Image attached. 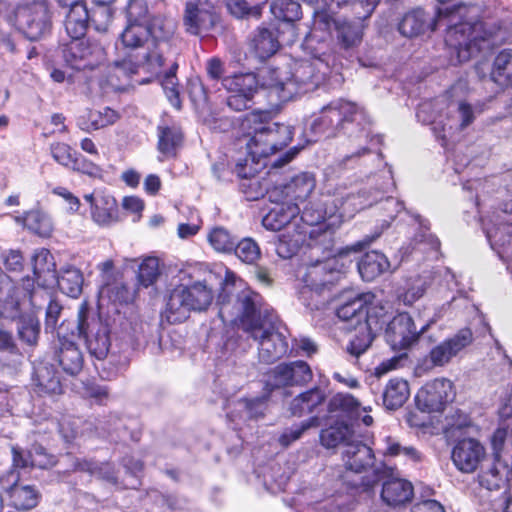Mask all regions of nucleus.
Listing matches in <instances>:
<instances>
[{
	"label": "nucleus",
	"instance_id": "obj_61",
	"mask_svg": "<svg viewBox=\"0 0 512 512\" xmlns=\"http://www.w3.org/2000/svg\"><path fill=\"white\" fill-rule=\"evenodd\" d=\"M226 4L230 13L237 18H242L245 16L259 18L262 14L261 5L249 7L245 0H227Z\"/></svg>",
	"mask_w": 512,
	"mask_h": 512
},
{
	"label": "nucleus",
	"instance_id": "obj_36",
	"mask_svg": "<svg viewBox=\"0 0 512 512\" xmlns=\"http://www.w3.org/2000/svg\"><path fill=\"white\" fill-rule=\"evenodd\" d=\"M431 285V279L427 275L416 274L405 279L404 284L398 287L396 298L405 306H412L424 296Z\"/></svg>",
	"mask_w": 512,
	"mask_h": 512
},
{
	"label": "nucleus",
	"instance_id": "obj_63",
	"mask_svg": "<svg viewBox=\"0 0 512 512\" xmlns=\"http://www.w3.org/2000/svg\"><path fill=\"white\" fill-rule=\"evenodd\" d=\"M83 392L87 398L93 399L99 405L105 404L110 395L108 386L94 381H86L83 384Z\"/></svg>",
	"mask_w": 512,
	"mask_h": 512
},
{
	"label": "nucleus",
	"instance_id": "obj_14",
	"mask_svg": "<svg viewBox=\"0 0 512 512\" xmlns=\"http://www.w3.org/2000/svg\"><path fill=\"white\" fill-rule=\"evenodd\" d=\"M454 384L446 378H436L427 382L415 396L416 407L421 412H443L455 398Z\"/></svg>",
	"mask_w": 512,
	"mask_h": 512
},
{
	"label": "nucleus",
	"instance_id": "obj_49",
	"mask_svg": "<svg viewBox=\"0 0 512 512\" xmlns=\"http://www.w3.org/2000/svg\"><path fill=\"white\" fill-rule=\"evenodd\" d=\"M32 308L31 313L24 314L19 319L17 334L19 339L30 347H35L38 344L40 337V321L35 315V310L39 308Z\"/></svg>",
	"mask_w": 512,
	"mask_h": 512
},
{
	"label": "nucleus",
	"instance_id": "obj_32",
	"mask_svg": "<svg viewBox=\"0 0 512 512\" xmlns=\"http://www.w3.org/2000/svg\"><path fill=\"white\" fill-rule=\"evenodd\" d=\"M327 396L323 389L314 386L295 396L289 404V412L292 416L301 418L306 415L314 416L322 411Z\"/></svg>",
	"mask_w": 512,
	"mask_h": 512
},
{
	"label": "nucleus",
	"instance_id": "obj_33",
	"mask_svg": "<svg viewBox=\"0 0 512 512\" xmlns=\"http://www.w3.org/2000/svg\"><path fill=\"white\" fill-rule=\"evenodd\" d=\"M342 461L346 470L361 473L374 465L375 455L373 449L363 442L351 441L345 444Z\"/></svg>",
	"mask_w": 512,
	"mask_h": 512
},
{
	"label": "nucleus",
	"instance_id": "obj_18",
	"mask_svg": "<svg viewBox=\"0 0 512 512\" xmlns=\"http://www.w3.org/2000/svg\"><path fill=\"white\" fill-rule=\"evenodd\" d=\"M102 55V47L85 38L71 39L63 48L65 62L75 70L93 69Z\"/></svg>",
	"mask_w": 512,
	"mask_h": 512
},
{
	"label": "nucleus",
	"instance_id": "obj_15",
	"mask_svg": "<svg viewBox=\"0 0 512 512\" xmlns=\"http://www.w3.org/2000/svg\"><path fill=\"white\" fill-rule=\"evenodd\" d=\"M315 28L327 29L335 34L336 44L344 57L352 56L355 48L362 41L363 31L358 23L333 19L328 15H318L315 19Z\"/></svg>",
	"mask_w": 512,
	"mask_h": 512
},
{
	"label": "nucleus",
	"instance_id": "obj_17",
	"mask_svg": "<svg viewBox=\"0 0 512 512\" xmlns=\"http://www.w3.org/2000/svg\"><path fill=\"white\" fill-rule=\"evenodd\" d=\"M376 296L372 292H361L353 295L341 296L335 314L339 320L357 325L362 321H373L371 310L374 307Z\"/></svg>",
	"mask_w": 512,
	"mask_h": 512
},
{
	"label": "nucleus",
	"instance_id": "obj_8",
	"mask_svg": "<svg viewBox=\"0 0 512 512\" xmlns=\"http://www.w3.org/2000/svg\"><path fill=\"white\" fill-rule=\"evenodd\" d=\"M434 104L424 102L419 105L416 117L424 124H431L435 137L441 141V145L445 146L447 139L454 132L461 131L469 126L475 119L476 111L469 103L459 101L451 103L448 107L450 115L447 116V123H444L441 116L435 118L432 115Z\"/></svg>",
	"mask_w": 512,
	"mask_h": 512
},
{
	"label": "nucleus",
	"instance_id": "obj_9",
	"mask_svg": "<svg viewBox=\"0 0 512 512\" xmlns=\"http://www.w3.org/2000/svg\"><path fill=\"white\" fill-rule=\"evenodd\" d=\"M77 331L84 338L90 355L98 360H104L110 351L111 338L107 323L100 317H90V304L87 300L81 302L77 314Z\"/></svg>",
	"mask_w": 512,
	"mask_h": 512
},
{
	"label": "nucleus",
	"instance_id": "obj_40",
	"mask_svg": "<svg viewBox=\"0 0 512 512\" xmlns=\"http://www.w3.org/2000/svg\"><path fill=\"white\" fill-rule=\"evenodd\" d=\"M149 39V29L147 25L127 23L120 35V40L126 49L135 54L143 52H155L151 43L145 47Z\"/></svg>",
	"mask_w": 512,
	"mask_h": 512
},
{
	"label": "nucleus",
	"instance_id": "obj_60",
	"mask_svg": "<svg viewBox=\"0 0 512 512\" xmlns=\"http://www.w3.org/2000/svg\"><path fill=\"white\" fill-rule=\"evenodd\" d=\"M148 5L146 0H130L126 8L127 23L147 25Z\"/></svg>",
	"mask_w": 512,
	"mask_h": 512
},
{
	"label": "nucleus",
	"instance_id": "obj_5",
	"mask_svg": "<svg viewBox=\"0 0 512 512\" xmlns=\"http://www.w3.org/2000/svg\"><path fill=\"white\" fill-rule=\"evenodd\" d=\"M31 259L34 277H23V290L28 296L30 306L41 308L50 297V286L53 283H57L60 289L70 297L76 298L81 294L84 279L80 269L68 265L58 272L55 262L48 263V258Z\"/></svg>",
	"mask_w": 512,
	"mask_h": 512
},
{
	"label": "nucleus",
	"instance_id": "obj_46",
	"mask_svg": "<svg viewBox=\"0 0 512 512\" xmlns=\"http://www.w3.org/2000/svg\"><path fill=\"white\" fill-rule=\"evenodd\" d=\"M490 77L499 86L512 87V49H503L496 55Z\"/></svg>",
	"mask_w": 512,
	"mask_h": 512
},
{
	"label": "nucleus",
	"instance_id": "obj_22",
	"mask_svg": "<svg viewBox=\"0 0 512 512\" xmlns=\"http://www.w3.org/2000/svg\"><path fill=\"white\" fill-rule=\"evenodd\" d=\"M484 231L491 248L498 251L512 238V200L504 202L498 211L484 223Z\"/></svg>",
	"mask_w": 512,
	"mask_h": 512
},
{
	"label": "nucleus",
	"instance_id": "obj_20",
	"mask_svg": "<svg viewBox=\"0 0 512 512\" xmlns=\"http://www.w3.org/2000/svg\"><path fill=\"white\" fill-rule=\"evenodd\" d=\"M486 449L477 439L465 437L458 439L451 450V460L461 473H474L486 458Z\"/></svg>",
	"mask_w": 512,
	"mask_h": 512
},
{
	"label": "nucleus",
	"instance_id": "obj_54",
	"mask_svg": "<svg viewBox=\"0 0 512 512\" xmlns=\"http://www.w3.org/2000/svg\"><path fill=\"white\" fill-rule=\"evenodd\" d=\"M320 425V417L317 415L310 416L308 419L299 424H295L290 428H286L279 436L278 442L282 447H288L293 442L299 440L302 435L310 428Z\"/></svg>",
	"mask_w": 512,
	"mask_h": 512
},
{
	"label": "nucleus",
	"instance_id": "obj_37",
	"mask_svg": "<svg viewBox=\"0 0 512 512\" xmlns=\"http://www.w3.org/2000/svg\"><path fill=\"white\" fill-rule=\"evenodd\" d=\"M372 323L373 321H362L353 325L354 331L346 345V352L350 356L359 358L371 347L376 338Z\"/></svg>",
	"mask_w": 512,
	"mask_h": 512
},
{
	"label": "nucleus",
	"instance_id": "obj_25",
	"mask_svg": "<svg viewBox=\"0 0 512 512\" xmlns=\"http://www.w3.org/2000/svg\"><path fill=\"white\" fill-rule=\"evenodd\" d=\"M281 204L271 209L263 218V226L271 231H280L286 229L288 234L291 230L296 231L298 236L306 234L304 226L299 227L297 217L301 211L297 204Z\"/></svg>",
	"mask_w": 512,
	"mask_h": 512
},
{
	"label": "nucleus",
	"instance_id": "obj_35",
	"mask_svg": "<svg viewBox=\"0 0 512 512\" xmlns=\"http://www.w3.org/2000/svg\"><path fill=\"white\" fill-rule=\"evenodd\" d=\"M14 221L32 234L42 238L50 237L54 230L51 217L41 209H31L22 215L14 216Z\"/></svg>",
	"mask_w": 512,
	"mask_h": 512
},
{
	"label": "nucleus",
	"instance_id": "obj_34",
	"mask_svg": "<svg viewBox=\"0 0 512 512\" xmlns=\"http://www.w3.org/2000/svg\"><path fill=\"white\" fill-rule=\"evenodd\" d=\"M149 29V36L151 37V46L156 53H160L165 62V54H167L171 47V39L175 30V23L172 19L164 18L162 16L153 17L147 24ZM155 54V52H153Z\"/></svg>",
	"mask_w": 512,
	"mask_h": 512
},
{
	"label": "nucleus",
	"instance_id": "obj_31",
	"mask_svg": "<svg viewBox=\"0 0 512 512\" xmlns=\"http://www.w3.org/2000/svg\"><path fill=\"white\" fill-rule=\"evenodd\" d=\"M381 500L391 508H400L410 503L414 497V487L406 479L389 477L382 483Z\"/></svg>",
	"mask_w": 512,
	"mask_h": 512
},
{
	"label": "nucleus",
	"instance_id": "obj_3",
	"mask_svg": "<svg viewBox=\"0 0 512 512\" xmlns=\"http://www.w3.org/2000/svg\"><path fill=\"white\" fill-rule=\"evenodd\" d=\"M242 126L249 130L250 138L246 143L248 157L237 162L235 173L240 178H250L255 169L249 162L258 163L260 158L274 154L287 146L292 140L293 131L289 125L272 122L271 114L266 111H253L247 114Z\"/></svg>",
	"mask_w": 512,
	"mask_h": 512
},
{
	"label": "nucleus",
	"instance_id": "obj_11",
	"mask_svg": "<svg viewBox=\"0 0 512 512\" xmlns=\"http://www.w3.org/2000/svg\"><path fill=\"white\" fill-rule=\"evenodd\" d=\"M15 25L27 39H40L50 28L47 2L39 0L19 5L15 11Z\"/></svg>",
	"mask_w": 512,
	"mask_h": 512
},
{
	"label": "nucleus",
	"instance_id": "obj_59",
	"mask_svg": "<svg viewBox=\"0 0 512 512\" xmlns=\"http://www.w3.org/2000/svg\"><path fill=\"white\" fill-rule=\"evenodd\" d=\"M209 243L218 253H231L234 249V239L224 228L213 229L208 236Z\"/></svg>",
	"mask_w": 512,
	"mask_h": 512
},
{
	"label": "nucleus",
	"instance_id": "obj_58",
	"mask_svg": "<svg viewBox=\"0 0 512 512\" xmlns=\"http://www.w3.org/2000/svg\"><path fill=\"white\" fill-rule=\"evenodd\" d=\"M177 67L178 65L175 62H172L171 67L169 71L165 73L161 84L170 103L175 108L180 109L181 101L179 98L178 84L175 75Z\"/></svg>",
	"mask_w": 512,
	"mask_h": 512
},
{
	"label": "nucleus",
	"instance_id": "obj_19",
	"mask_svg": "<svg viewBox=\"0 0 512 512\" xmlns=\"http://www.w3.org/2000/svg\"><path fill=\"white\" fill-rule=\"evenodd\" d=\"M252 337L258 342V355L261 362L272 364L288 353L289 345L286 336L278 331L276 322L270 321Z\"/></svg>",
	"mask_w": 512,
	"mask_h": 512
},
{
	"label": "nucleus",
	"instance_id": "obj_45",
	"mask_svg": "<svg viewBox=\"0 0 512 512\" xmlns=\"http://www.w3.org/2000/svg\"><path fill=\"white\" fill-rule=\"evenodd\" d=\"M360 410V402L349 393L338 392L327 404V411L335 417L355 418Z\"/></svg>",
	"mask_w": 512,
	"mask_h": 512
},
{
	"label": "nucleus",
	"instance_id": "obj_27",
	"mask_svg": "<svg viewBox=\"0 0 512 512\" xmlns=\"http://www.w3.org/2000/svg\"><path fill=\"white\" fill-rule=\"evenodd\" d=\"M129 59L116 60L110 67L111 77L118 80L126 79L135 74L140 66H146L151 72H157L163 66V59L160 53L143 52L130 56Z\"/></svg>",
	"mask_w": 512,
	"mask_h": 512
},
{
	"label": "nucleus",
	"instance_id": "obj_64",
	"mask_svg": "<svg viewBox=\"0 0 512 512\" xmlns=\"http://www.w3.org/2000/svg\"><path fill=\"white\" fill-rule=\"evenodd\" d=\"M51 154L59 164L71 168L77 159V157H75L76 153L65 143L51 145Z\"/></svg>",
	"mask_w": 512,
	"mask_h": 512
},
{
	"label": "nucleus",
	"instance_id": "obj_52",
	"mask_svg": "<svg viewBox=\"0 0 512 512\" xmlns=\"http://www.w3.org/2000/svg\"><path fill=\"white\" fill-rule=\"evenodd\" d=\"M349 426L345 423H337L320 431L319 440L323 447L327 449L336 448L340 444L350 443Z\"/></svg>",
	"mask_w": 512,
	"mask_h": 512
},
{
	"label": "nucleus",
	"instance_id": "obj_42",
	"mask_svg": "<svg viewBox=\"0 0 512 512\" xmlns=\"http://www.w3.org/2000/svg\"><path fill=\"white\" fill-rule=\"evenodd\" d=\"M240 322L243 331L250 337H256L255 333L267 324L266 317L261 315L260 309L251 295H244L241 299Z\"/></svg>",
	"mask_w": 512,
	"mask_h": 512
},
{
	"label": "nucleus",
	"instance_id": "obj_23",
	"mask_svg": "<svg viewBox=\"0 0 512 512\" xmlns=\"http://www.w3.org/2000/svg\"><path fill=\"white\" fill-rule=\"evenodd\" d=\"M216 20L215 7L209 0L187 1L183 23L188 33L200 35L208 32L215 25Z\"/></svg>",
	"mask_w": 512,
	"mask_h": 512
},
{
	"label": "nucleus",
	"instance_id": "obj_28",
	"mask_svg": "<svg viewBox=\"0 0 512 512\" xmlns=\"http://www.w3.org/2000/svg\"><path fill=\"white\" fill-rule=\"evenodd\" d=\"M53 359L64 373L70 376L78 375L84 366V357L79 346L65 336L58 337L54 346Z\"/></svg>",
	"mask_w": 512,
	"mask_h": 512
},
{
	"label": "nucleus",
	"instance_id": "obj_21",
	"mask_svg": "<svg viewBox=\"0 0 512 512\" xmlns=\"http://www.w3.org/2000/svg\"><path fill=\"white\" fill-rule=\"evenodd\" d=\"M83 199L89 204L90 217L100 227H111L120 221L116 199L107 191L95 189L84 194Z\"/></svg>",
	"mask_w": 512,
	"mask_h": 512
},
{
	"label": "nucleus",
	"instance_id": "obj_62",
	"mask_svg": "<svg viewBox=\"0 0 512 512\" xmlns=\"http://www.w3.org/2000/svg\"><path fill=\"white\" fill-rule=\"evenodd\" d=\"M99 6L90 13L89 21L98 32H106L111 23L112 12L108 5Z\"/></svg>",
	"mask_w": 512,
	"mask_h": 512
},
{
	"label": "nucleus",
	"instance_id": "obj_24",
	"mask_svg": "<svg viewBox=\"0 0 512 512\" xmlns=\"http://www.w3.org/2000/svg\"><path fill=\"white\" fill-rule=\"evenodd\" d=\"M316 187V180L312 173L303 172L294 176L288 183L276 187L270 193L272 201H283L286 205L303 203Z\"/></svg>",
	"mask_w": 512,
	"mask_h": 512
},
{
	"label": "nucleus",
	"instance_id": "obj_38",
	"mask_svg": "<svg viewBox=\"0 0 512 512\" xmlns=\"http://www.w3.org/2000/svg\"><path fill=\"white\" fill-rule=\"evenodd\" d=\"M119 118V113L109 107L86 110L77 118V126L85 132H91L113 125Z\"/></svg>",
	"mask_w": 512,
	"mask_h": 512
},
{
	"label": "nucleus",
	"instance_id": "obj_12",
	"mask_svg": "<svg viewBox=\"0 0 512 512\" xmlns=\"http://www.w3.org/2000/svg\"><path fill=\"white\" fill-rule=\"evenodd\" d=\"M267 379L263 390L273 392L276 389L306 386L313 379L310 365L303 360L283 362L266 373Z\"/></svg>",
	"mask_w": 512,
	"mask_h": 512
},
{
	"label": "nucleus",
	"instance_id": "obj_29",
	"mask_svg": "<svg viewBox=\"0 0 512 512\" xmlns=\"http://www.w3.org/2000/svg\"><path fill=\"white\" fill-rule=\"evenodd\" d=\"M32 391L39 397L60 395L63 385L58 371L52 364L39 363L34 367L31 382Z\"/></svg>",
	"mask_w": 512,
	"mask_h": 512
},
{
	"label": "nucleus",
	"instance_id": "obj_13",
	"mask_svg": "<svg viewBox=\"0 0 512 512\" xmlns=\"http://www.w3.org/2000/svg\"><path fill=\"white\" fill-rule=\"evenodd\" d=\"M473 340L471 329H460L455 335L449 337L436 346L418 364V369L427 372L435 367H443L458 355Z\"/></svg>",
	"mask_w": 512,
	"mask_h": 512
},
{
	"label": "nucleus",
	"instance_id": "obj_47",
	"mask_svg": "<svg viewBox=\"0 0 512 512\" xmlns=\"http://www.w3.org/2000/svg\"><path fill=\"white\" fill-rule=\"evenodd\" d=\"M8 497L11 506L16 510L28 511L38 505L41 494L33 485H18Z\"/></svg>",
	"mask_w": 512,
	"mask_h": 512
},
{
	"label": "nucleus",
	"instance_id": "obj_50",
	"mask_svg": "<svg viewBox=\"0 0 512 512\" xmlns=\"http://www.w3.org/2000/svg\"><path fill=\"white\" fill-rule=\"evenodd\" d=\"M222 85L228 92L248 95H254L258 89L257 78L252 73L236 74L224 77Z\"/></svg>",
	"mask_w": 512,
	"mask_h": 512
},
{
	"label": "nucleus",
	"instance_id": "obj_26",
	"mask_svg": "<svg viewBox=\"0 0 512 512\" xmlns=\"http://www.w3.org/2000/svg\"><path fill=\"white\" fill-rule=\"evenodd\" d=\"M129 59L116 60L110 67L111 77L118 80L126 79L135 74L140 66H146L151 72H157L163 66V59L160 53L143 52L130 56Z\"/></svg>",
	"mask_w": 512,
	"mask_h": 512
},
{
	"label": "nucleus",
	"instance_id": "obj_1",
	"mask_svg": "<svg viewBox=\"0 0 512 512\" xmlns=\"http://www.w3.org/2000/svg\"><path fill=\"white\" fill-rule=\"evenodd\" d=\"M478 12L476 6L458 5L438 9L437 16L426 13L422 8L407 11L399 20L397 28L406 38H416L435 30L438 24L445 25L446 44L454 49L458 61L466 62L480 53L489 52L502 45L510 37L512 17L496 21L473 20Z\"/></svg>",
	"mask_w": 512,
	"mask_h": 512
},
{
	"label": "nucleus",
	"instance_id": "obj_43",
	"mask_svg": "<svg viewBox=\"0 0 512 512\" xmlns=\"http://www.w3.org/2000/svg\"><path fill=\"white\" fill-rule=\"evenodd\" d=\"M414 218L419 227L424 231L415 235L413 244L411 247L405 249L404 254H429L439 252V239L433 234L426 233V231L429 230L428 221L420 215H415Z\"/></svg>",
	"mask_w": 512,
	"mask_h": 512
},
{
	"label": "nucleus",
	"instance_id": "obj_56",
	"mask_svg": "<svg viewBox=\"0 0 512 512\" xmlns=\"http://www.w3.org/2000/svg\"><path fill=\"white\" fill-rule=\"evenodd\" d=\"M271 13L279 20L293 22L301 17V6L294 0H275L270 6Z\"/></svg>",
	"mask_w": 512,
	"mask_h": 512
},
{
	"label": "nucleus",
	"instance_id": "obj_57",
	"mask_svg": "<svg viewBox=\"0 0 512 512\" xmlns=\"http://www.w3.org/2000/svg\"><path fill=\"white\" fill-rule=\"evenodd\" d=\"M160 258H143L139 265L137 277L139 282L148 287L156 282L160 275Z\"/></svg>",
	"mask_w": 512,
	"mask_h": 512
},
{
	"label": "nucleus",
	"instance_id": "obj_4",
	"mask_svg": "<svg viewBox=\"0 0 512 512\" xmlns=\"http://www.w3.org/2000/svg\"><path fill=\"white\" fill-rule=\"evenodd\" d=\"M313 39L314 36H311L306 41L311 58L297 64L291 79L282 81L271 78L270 82L264 83L270 95H275L280 102L289 101L296 95L315 89L325 81L332 69L337 68L335 56L327 52L324 43L314 47Z\"/></svg>",
	"mask_w": 512,
	"mask_h": 512
},
{
	"label": "nucleus",
	"instance_id": "obj_53",
	"mask_svg": "<svg viewBox=\"0 0 512 512\" xmlns=\"http://www.w3.org/2000/svg\"><path fill=\"white\" fill-rule=\"evenodd\" d=\"M158 138L159 151L167 156H172L181 144L182 133L177 127L159 126Z\"/></svg>",
	"mask_w": 512,
	"mask_h": 512
},
{
	"label": "nucleus",
	"instance_id": "obj_51",
	"mask_svg": "<svg viewBox=\"0 0 512 512\" xmlns=\"http://www.w3.org/2000/svg\"><path fill=\"white\" fill-rule=\"evenodd\" d=\"M252 43L257 57L261 60L269 58L279 48V43L274 33L267 28H259Z\"/></svg>",
	"mask_w": 512,
	"mask_h": 512
},
{
	"label": "nucleus",
	"instance_id": "obj_48",
	"mask_svg": "<svg viewBox=\"0 0 512 512\" xmlns=\"http://www.w3.org/2000/svg\"><path fill=\"white\" fill-rule=\"evenodd\" d=\"M298 298L307 308L319 310L332 299V295L329 289L304 283L298 292Z\"/></svg>",
	"mask_w": 512,
	"mask_h": 512
},
{
	"label": "nucleus",
	"instance_id": "obj_30",
	"mask_svg": "<svg viewBox=\"0 0 512 512\" xmlns=\"http://www.w3.org/2000/svg\"><path fill=\"white\" fill-rule=\"evenodd\" d=\"M477 479L479 485L489 491L507 487L512 479V455L508 460L493 459L489 467L478 473Z\"/></svg>",
	"mask_w": 512,
	"mask_h": 512
},
{
	"label": "nucleus",
	"instance_id": "obj_6",
	"mask_svg": "<svg viewBox=\"0 0 512 512\" xmlns=\"http://www.w3.org/2000/svg\"><path fill=\"white\" fill-rule=\"evenodd\" d=\"M325 189L326 199L322 204H332L333 206L323 209L316 203L305 205L300 216V221L304 224L314 226L329 221L327 227L339 226L344 218H350L356 212L373 204L371 201H367L364 194H354L347 191L346 187H334L329 183Z\"/></svg>",
	"mask_w": 512,
	"mask_h": 512
},
{
	"label": "nucleus",
	"instance_id": "obj_39",
	"mask_svg": "<svg viewBox=\"0 0 512 512\" xmlns=\"http://www.w3.org/2000/svg\"><path fill=\"white\" fill-rule=\"evenodd\" d=\"M409 396L410 387L408 381L403 378L394 377L384 387L382 404L385 409L395 411L406 403Z\"/></svg>",
	"mask_w": 512,
	"mask_h": 512
},
{
	"label": "nucleus",
	"instance_id": "obj_10",
	"mask_svg": "<svg viewBox=\"0 0 512 512\" xmlns=\"http://www.w3.org/2000/svg\"><path fill=\"white\" fill-rule=\"evenodd\" d=\"M348 258H316L296 271V276L303 283H310L332 291V288L343 279L352 263Z\"/></svg>",
	"mask_w": 512,
	"mask_h": 512
},
{
	"label": "nucleus",
	"instance_id": "obj_55",
	"mask_svg": "<svg viewBox=\"0 0 512 512\" xmlns=\"http://www.w3.org/2000/svg\"><path fill=\"white\" fill-rule=\"evenodd\" d=\"M382 471L375 469L372 476H364L358 483L350 484L348 492L351 495L357 496L358 499H372L375 495V490L378 482L381 479Z\"/></svg>",
	"mask_w": 512,
	"mask_h": 512
},
{
	"label": "nucleus",
	"instance_id": "obj_41",
	"mask_svg": "<svg viewBox=\"0 0 512 512\" xmlns=\"http://www.w3.org/2000/svg\"><path fill=\"white\" fill-rule=\"evenodd\" d=\"M403 258H360L357 262L358 272L364 281L370 282L383 273L395 271Z\"/></svg>",
	"mask_w": 512,
	"mask_h": 512
},
{
	"label": "nucleus",
	"instance_id": "obj_2",
	"mask_svg": "<svg viewBox=\"0 0 512 512\" xmlns=\"http://www.w3.org/2000/svg\"><path fill=\"white\" fill-rule=\"evenodd\" d=\"M370 127L371 119L363 106L340 98L323 106L314 116L310 130L315 139L311 141L345 135L346 153L337 162L340 168H345L370 152L369 144L373 139Z\"/></svg>",
	"mask_w": 512,
	"mask_h": 512
},
{
	"label": "nucleus",
	"instance_id": "obj_16",
	"mask_svg": "<svg viewBox=\"0 0 512 512\" xmlns=\"http://www.w3.org/2000/svg\"><path fill=\"white\" fill-rule=\"evenodd\" d=\"M429 326L430 323H426L418 330L409 313L401 312L395 315L387 324L385 338L387 343L395 350L408 349L419 340L421 334Z\"/></svg>",
	"mask_w": 512,
	"mask_h": 512
},
{
	"label": "nucleus",
	"instance_id": "obj_44",
	"mask_svg": "<svg viewBox=\"0 0 512 512\" xmlns=\"http://www.w3.org/2000/svg\"><path fill=\"white\" fill-rule=\"evenodd\" d=\"M0 292H2V288H0ZM24 299L29 302L28 296L24 294L22 278L20 286H11L7 290L5 298L0 299V318L14 321L23 316L25 313L22 312L21 305Z\"/></svg>",
	"mask_w": 512,
	"mask_h": 512
},
{
	"label": "nucleus",
	"instance_id": "obj_7",
	"mask_svg": "<svg viewBox=\"0 0 512 512\" xmlns=\"http://www.w3.org/2000/svg\"><path fill=\"white\" fill-rule=\"evenodd\" d=\"M212 276L210 273L208 278L203 280L178 285L170 292L166 303V317L170 323L184 322L191 311L208 310L215 298V292L210 283Z\"/></svg>",
	"mask_w": 512,
	"mask_h": 512
}]
</instances>
